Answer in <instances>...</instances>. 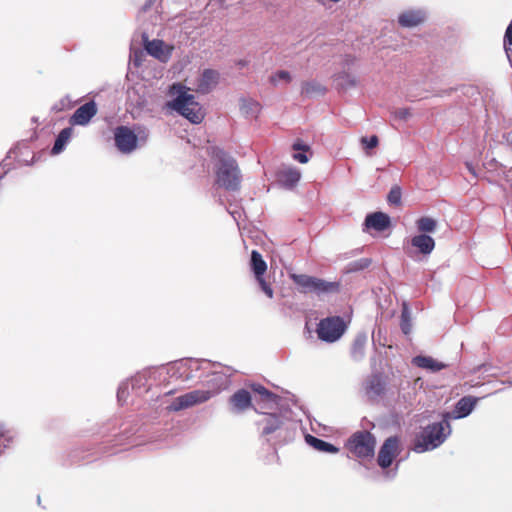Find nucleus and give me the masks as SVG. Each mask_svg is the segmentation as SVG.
I'll return each instance as SVG.
<instances>
[{"label": "nucleus", "mask_w": 512, "mask_h": 512, "mask_svg": "<svg viewBox=\"0 0 512 512\" xmlns=\"http://www.w3.org/2000/svg\"><path fill=\"white\" fill-rule=\"evenodd\" d=\"M215 156V184L226 191H238L241 187L242 174L237 161L222 150H218Z\"/></svg>", "instance_id": "nucleus-1"}, {"label": "nucleus", "mask_w": 512, "mask_h": 512, "mask_svg": "<svg viewBox=\"0 0 512 512\" xmlns=\"http://www.w3.org/2000/svg\"><path fill=\"white\" fill-rule=\"evenodd\" d=\"M185 89L186 87L182 84L172 85L171 92L178 95L171 103V107L190 122L199 124L204 118V113L199 103L195 101L194 96L188 94Z\"/></svg>", "instance_id": "nucleus-2"}, {"label": "nucleus", "mask_w": 512, "mask_h": 512, "mask_svg": "<svg viewBox=\"0 0 512 512\" xmlns=\"http://www.w3.org/2000/svg\"><path fill=\"white\" fill-rule=\"evenodd\" d=\"M447 422H437L426 426L415 438L413 450L417 453L433 450L440 446L446 439L444 433Z\"/></svg>", "instance_id": "nucleus-3"}, {"label": "nucleus", "mask_w": 512, "mask_h": 512, "mask_svg": "<svg viewBox=\"0 0 512 512\" xmlns=\"http://www.w3.org/2000/svg\"><path fill=\"white\" fill-rule=\"evenodd\" d=\"M375 445L376 439L368 431L355 432L346 444L347 449L358 458H372Z\"/></svg>", "instance_id": "nucleus-4"}, {"label": "nucleus", "mask_w": 512, "mask_h": 512, "mask_svg": "<svg viewBox=\"0 0 512 512\" xmlns=\"http://www.w3.org/2000/svg\"><path fill=\"white\" fill-rule=\"evenodd\" d=\"M345 330L344 320L340 316H331L320 320L316 332L320 340L332 343L337 341Z\"/></svg>", "instance_id": "nucleus-5"}, {"label": "nucleus", "mask_w": 512, "mask_h": 512, "mask_svg": "<svg viewBox=\"0 0 512 512\" xmlns=\"http://www.w3.org/2000/svg\"><path fill=\"white\" fill-rule=\"evenodd\" d=\"M114 142L116 148L123 154H130L138 145V138L128 126H118L114 130Z\"/></svg>", "instance_id": "nucleus-6"}, {"label": "nucleus", "mask_w": 512, "mask_h": 512, "mask_svg": "<svg viewBox=\"0 0 512 512\" xmlns=\"http://www.w3.org/2000/svg\"><path fill=\"white\" fill-rule=\"evenodd\" d=\"M211 397L212 393L210 391L194 390L176 397L169 406V409L172 411H179L197 404L204 403Z\"/></svg>", "instance_id": "nucleus-7"}, {"label": "nucleus", "mask_w": 512, "mask_h": 512, "mask_svg": "<svg viewBox=\"0 0 512 512\" xmlns=\"http://www.w3.org/2000/svg\"><path fill=\"white\" fill-rule=\"evenodd\" d=\"M251 269L255 275L257 282L259 283L262 291L269 297H273V289L271 286L264 280L263 276L267 270V264L264 261L262 255L257 251L253 250L251 252V261H250Z\"/></svg>", "instance_id": "nucleus-8"}, {"label": "nucleus", "mask_w": 512, "mask_h": 512, "mask_svg": "<svg viewBox=\"0 0 512 512\" xmlns=\"http://www.w3.org/2000/svg\"><path fill=\"white\" fill-rule=\"evenodd\" d=\"M399 453V439L395 436L387 438L379 450L378 465L381 468H388Z\"/></svg>", "instance_id": "nucleus-9"}, {"label": "nucleus", "mask_w": 512, "mask_h": 512, "mask_svg": "<svg viewBox=\"0 0 512 512\" xmlns=\"http://www.w3.org/2000/svg\"><path fill=\"white\" fill-rule=\"evenodd\" d=\"M97 114V106L94 101H89L75 110L70 118L72 125H86Z\"/></svg>", "instance_id": "nucleus-10"}, {"label": "nucleus", "mask_w": 512, "mask_h": 512, "mask_svg": "<svg viewBox=\"0 0 512 512\" xmlns=\"http://www.w3.org/2000/svg\"><path fill=\"white\" fill-rule=\"evenodd\" d=\"M229 405L234 413H242L253 408L250 392L246 389L237 390L230 396Z\"/></svg>", "instance_id": "nucleus-11"}, {"label": "nucleus", "mask_w": 512, "mask_h": 512, "mask_svg": "<svg viewBox=\"0 0 512 512\" xmlns=\"http://www.w3.org/2000/svg\"><path fill=\"white\" fill-rule=\"evenodd\" d=\"M219 73L212 69H206L197 81L195 91L201 94L211 92L218 84Z\"/></svg>", "instance_id": "nucleus-12"}, {"label": "nucleus", "mask_w": 512, "mask_h": 512, "mask_svg": "<svg viewBox=\"0 0 512 512\" xmlns=\"http://www.w3.org/2000/svg\"><path fill=\"white\" fill-rule=\"evenodd\" d=\"M364 224L367 228L381 232L390 227L391 220L390 217L383 212H374L366 216Z\"/></svg>", "instance_id": "nucleus-13"}, {"label": "nucleus", "mask_w": 512, "mask_h": 512, "mask_svg": "<svg viewBox=\"0 0 512 512\" xmlns=\"http://www.w3.org/2000/svg\"><path fill=\"white\" fill-rule=\"evenodd\" d=\"M301 173L295 167H287L277 173L279 183L286 188H293L300 180Z\"/></svg>", "instance_id": "nucleus-14"}, {"label": "nucleus", "mask_w": 512, "mask_h": 512, "mask_svg": "<svg viewBox=\"0 0 512 512\" xmlns=\"http://www.w3.org/2000/svg\"><path fill=\"white\" fill-rule=\"evenodd\" d=\"M411 245L421 254L428 255L434 250L435 241L427 234H419L411 238Z\"/></svg>", "instance_id": "nucleus-15"}, {"label": "nucleus", "mask_w": 512, "mask_h": 512, "mask_svg": "<svg viewBox=\"0 0 512 512\" xmlns=\"http://www.w3.org/2000/svg\"><path fill=\"white\" fill-rule=\"evenodd\" d=\"M260 424L263 425L262 435L267 436L280 430L284 425V420L280 415L267 414Z\"/></svg>", "instance_id": "nucleus-16"}, {"label": "nucleus", "mask_w": 512, "mask_h": 512, "mask_svg": "<svg viewBox=\"0 0 512 512\" xmlns=\"http://www.w3.org/2000/svg\"><path fill=\"white\" fill-rule=\"evenodd\" d=\"M290 278L294 284L299 288L301 293H313L315 289L316 277L306 274H291Z\"/></svg>", "instance_id": "nucleus-17"}, {"label": "nucleus", "mask_w": 512, "mask_h": 512, "mask_svg": "<svg viewBox=\"0 0 512 512\" xmlns=\"http://www.w3.org/2000/svg\"><path fill=\"white\" fill-rule=\"evenodd\" d=\"M292 150L294 151L292 158L301 164H306L313 154L311 147L300 139L293 143Z\"/></svg>", "instance_id": "nucleus-18"}, {"label": "nucleus", "mask_w": 512, "mask_h": 512, "mask_svg": "<svg viewBox=\"0 0 512 512\" xmlns=\"http://www.w3.org/2000/svg\"><path fill=\"white\" fill-rule=\"evenodd\" d=\"M424 21V15L420 11H406L399 15L398 22L402 27H415Z\"/></svg>", "instance_id": "nucleus-19"}, {"label": "nucleus", "mask_w": 512, "mask_h": 512, "mask_svg": "<svg viewBox=\"0 0 512 512\" xmlns=\"http://www.w3.org/2000/svg\"><path fill=\"white\" fill-rule=\"evenodd\" d=\"M412 362L419 368L431 370L433 372H437L446 368L445 364L438 362L430 356H416L413 358Z\"/></svg>", "instance_id": "nucleus-20"}, {"label": "nucleus", "mask_w": 512, "mask_h": 512, "mask_svg": "<svg viewBox=\"0 0 512 512\" xmlns=\"http://www.w3.org/2000/svg\"><path fill=\"white\" fill-rule=\"evenodd\" d=\"M340 290L339 282H329L316 277L313 293L317 295L337 293Z\"/></svg>", "instance_id": "nucleus-21"}, {"label": "nucleus", "mask_w": 512, "mask_h": 512, "mask_svg": "<svg viewBox=\"0 0 512 512\" xmlns=\"http://www.w3.org/2000/svg\"><path fill=\"white\" fill-rule=\"evenodd\" d=\"M145 50L151 56L165 60L167 58V54L164 53V42L162 40L154 39L152 41H145Z\"/></svg>", "instance_id": "nucleus-22"}, {"label": "nucleus", "mask_w": 512, "mask_h": 512, "mask_svg": "<svg viewBox=\"0 0 512 512\" xmlns=\"http://www.w3.org/2000/svg\"><path fill=\"white\" fill-rule=\"evenodd\" d=\"M306 442L315 448L318 451L326 452V453H337L339 449L335 447L333 444L326 442L322 439L314 437L312 435L306 436Z\"/></svg>", "instance_id": "nucleus-23"}, {"label": "nucleus", "mask_w": 512, "mask_h": 512, "mask_svg": "<svg viewBox=\"0 0 512 512\" xmlns=\"http://www.w3.org/2000/svg\"><path fill=\"white\" fill-rule=\"evenodd\" d=\"M326 88L322 84L316 81H306L302 83L301 94L306 97H312L316 95H324Z\"/></svg>", "instance_id": "nucleus-24"}, {"label": "nucleus", "mask_w": 512, "mask_h": 512, "mask_svg": "<svg viewBox=\"0 0 512 512\" xmlns=\"http://www.w3.org/2000/svg\"><path fill=\"white\" fill-rule=\"evenodd\" d=\"M71 135H72V128L68 127V128H64L63 130H61L55 140L54 146L52 148V154H59L63 150V148L67 144V142L69 141Z\"/></svg>", "instance_id": "nucleus-25"}, {"label": "nucleus", "mask_w": 512, "mask_h": 512, "mask_svg": "<svg viewBox=\"0 0 512 512\" xmlns=\"http://www.w3.org/2000/svg\"><path fill=\"white\" fill-rule=\"evenodd\" d=\"M416 226L420 234L432 233L437 227V221L431 217L423 216L416 221Z\"/></svg>", "instance_id": "nucleus-26"}, {"label": "nucleus", "mask_w": 512, "mask_h": 512, "mask_svg": "<svg viewBox=\"0 0 512 512\" xmlns=\"http://www.w3.org/2000/svg\"><path fill=\"white\" fill-rule=\"evenodd\" d=\"M476 401L471 397L461 398L456 405V409L460 416H467L474 408Z\"/></svg>", "instance_id": "nucleus-27"}, {"label": "nucleus", "mask_w": 512, "mask_h": 512, "mask_svg": "<svg viewBox=\"0 0 512 512\" xmlns=\"http://www.w3.org/2000/svg\"><path fill=\"white\" fill-rule=\"evenodd\" d=\"M252 390L261 396L264 401L275 402L278 396L261 384L251 385Z\"/></svg>", "instance_id": "nucleus-28"}, {"label": "nucleus", "mask_w": 512, "mask_h": 512, "mask_svg": "<svg viewBox=\"0 0 512 512\" xmlns=\"http://www.w3.org/2000/svg\"><path fill=\"white\" fill-rule=\"evenodd\" d=\"M240 108L245 114H258L260 104L252 99H242Z\"/></svg>", "instance_id": "nucleus-29"}, {"label": "nucleus", "mask_w": 512, "mask_h": 512, "mask_svg": "<svg viewBox=\"0 0 512 512\" xmlns=\"http://www.w3.org/2000/svg\"><path fill=\"white\" fill-rule=\"evenodd\" d=\"M365 342V337H357L354 340L351 348V354L355 359L361 358L363 356Z\"/></svg>", "instance_id": "nucleus-30"}, {"label": "nucleus", "mask_w": 512, "mask_h": 512, "mask_svg": "<svg viewBox=\"0 0 512 512\" xmlns=\"http://www.w3.org/2000/svg\"><path fill=\"white\" fill-rule=\"evenodd\" d=\"M401 197H402L401 188L399 186L395 185L390 189L388 196H387V201L391 205L398 206L401 204Z\"/></svg>", "instance_id": "nucleus-31"}, {"label": "nucleus", "mask_w": 512, "mask_h": 512, "mask_svg": "<svg viewBox=\"0 0 512 512\" xmlns=\"http://www.w3.org/2000/svg\"><path fill=\"white\" fill-rule=\"evenodd\" d=\"M411 329L410 316L406 306H404L401 314V330L404 334H408Z\"/></svg>", "instance_id": "nucleus-32"}, {"label": "nucleus", "mask_w": 512, "mask_h": 512, "mask_svg": "<svg viewBox=\"0 0 512 512\" xmlns=\"http://www.w3.org/2000/svg\"><path fill=\"white\" fill-rule=\"evenodd\" d=\"M278 79L279 80H285L286 82H290L291 81V75H290L289 72L281 70V71L276 72L274 75H272L270 77V82L272 84L276 85Z\"/></svg>", "instance_id": "nucleus-33"}, {"label": "nucleus", "mask_w": 512, "mask_h": 512, "mask_svg": "<svg viewBox=\"0 0 512 512\" xmlns=\"http://www.w3.org/2000/svg\"><path fill=\"white\" fill-rule=\"evenodd\" d=\"M503 47L505 49H512V19L508 27L506 28L504 38H503Z\"/></svg>", "instance_id": "nucleus-34"}, {"label": "nucleus", "mask_w": 512, "mask_h": 512, "mask_svg": "<svg viewBox=\"0 0 512 512\" xmlns=\"http://www.w3.org/2000/svg\"><path fill=\"white\" fill-rule=\"evenodd\" d=\"M361 142L365 146V148L372 149V148L377 147V145L379 143V140H378V137L376 135H373L370 138L363 137L361 139Z\"/></svg>", "instance_id": "nucleus-35"}, {"label": "nucleus", "mask_w": 512, "mask_h": 512, "mask_svg": "<svg viewBox=\"0 0 512 512\" xmlns=\"http://www.w3.org/2000/svg\"><path fill=\"white\" fill-rule=\"evenodd\" d=\"M338 78L342 80V82L340 83L342 87L356 85V80L347 73H342L341 75L338 76Z\"/></svg>", "instance_id": "nucleus-36"}, {"label": "nucleus", "mask_w": 512, "mask_h": 512, "mask_svg": "<svg viewBox=\"0 0 512 512\" xmlns=\"http://www.w3.org/2000/svg\"><path fill=\"white\" fill-rule=\"evenodd\" d=\"M395 118L400 120H407L411 116V112L409 108H399L394 112Z\"/></svg>", "instance_id": "nucleus-37"}, {"label": "nucleus", "mask_w": 512, "mask_h": 512, "mask_svg": "<svg viewBox=\"0 0 512 512\" xmlns=\"http://www.w3.org/2000/svg\"><path fill=\"white\" fill-rule=\"evenodd\" d=\"M466 168L468 169V171L474 176V177H477V173H476V170H475V167L472 165V163L470 162H466Z\"/></svg>", "instance_id": "nucleus-38"}, {"label": "nucleus", "mask_w": 512, "mask_h": 512, "mask_svg": "<svg viewBox=\"0 0 512 512\" xmlns=\"http://www.w3.org/2000/svg\"><path fill=\"white\" fill-rule=\"evenodd\" d=\"M505 54L507 56L510 66L512 68V49H505Z\"/></svg>", "instance_id": "nucleus-39"}, {"label": "nucleus", "mask_w": 512, "mask_h": 512, "mask_svg": "<svg viewBox=\"0 0 512 512\" xmlns=\"http://www.w3.org/2000/svg\"><path fill=\"white\" fill-rule=\"evenodd\" d=\"M507 141L512 145V132L508 134Z\"/></svg>", "instance_id": "nucleus-40"}, {"label": "nucleus", "mask_w": 512, "mask_h": 512, "mask_svg": "<svg viewBox=\"0 0 512 512\" xmlns=\"http://www.w3.org/2000/svg\"><path fill=\"white\" fill-rule=\"evenodd\" d=\"M4 434H5L4 427L0 426V438L4 437Z\"/></svg>", "instance_id": "nucleus-41"}, {"label": "nucleus", "mask_w": 512, "mask_h": 512, "mask_svg": "<svg viewBox=\"0 0 512 512\" xmlns=\"http://www.w3.org/2000/svg\"><path fill=\"white\" fill-rule=\"evenodd\" d=\"M221 2H223L224 0H220Z\"/></svg>", "instance_id": "nucleus-42"}]
</instances>
